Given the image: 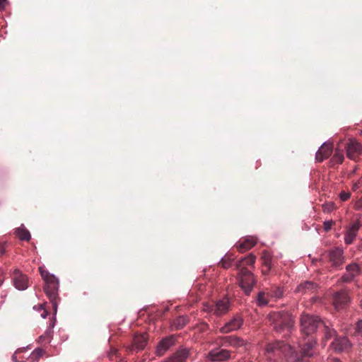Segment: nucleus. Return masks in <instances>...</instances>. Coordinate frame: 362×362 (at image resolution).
<instances>
[{
  "label": "nucleus",
  "mask_w": 362,
  "mask_h": 362,
  "mask_svg": "<svg viewBox=\"0 0 362 362\" xmlns=\"http://www.w3.org/2000/svg\"><path fill=\"white\" fill-rule=\"evenodd\" d=\"M323 321L317 315L303 314L300 318V332L308 337L299 344V351H293L292 347L284 341H276L268 344L265 348L264 356L268 362H277L284 357L286 360L292 359L294 362H309L314 355L316 341L312 336L323 326Z\"/></svg>",
  "instance_id": "f257e3e1"
},
{
  "label": "nucleus",
  "mask_w": 362,
  "mask_h": 362,
  "mask_svg": "<svg viewBox=\"0 0 362 362\" xmlns=\"http://www.w3.org/2000/svg\"><path fill=\"white\" fill-rule=\"evenodd\" d=\"M267 319L273 329L279 333L290 332L295 324L294 317L288 311L279 310L269 313Z\"/></svg>",
  "instance_id": "f03ea898"
},
{
  "label": "nucleus",
  "mask_w": 362,
  "mask_h": 362,
  "mask_svg": "<svg viewBox=\"0 0 362 362\" xmlns=\"http://www.w3.org/2000/svg\"><path fill=\"white\" fill-rule=\"evenodd\" d=\"M40 275L45 281L44 291L48 297L54 311L57 308L58 287L57 279L42 267L39 268Z\"/></svg>",
  "instance_id": "7ed1b4c3"
},
{
  "label": "nucleus",
  "mask_w": 362,
  "mask_h": 362,
  "mask_svg": "<svg viewBox=\"0 0 362 362\" xmlns=\"http://www.w3.org/2000/svg\"><path fill=\"white\" fill-rule=\"evenodd\" d=\"M231 308V303L228 298H223L212 305H205L204 310L212 313L216 317H221L226 315Z\"/></svg>",
  "instance_id": "20e7f679"
},
{
  "label": "nucleus",
  "mask_w": 362,
  "mask_h": 362,
  "mask_svg": "<svg viewBox=\"0 0 362 362\" xmlns=\"http://www.w3.org/2000/svg\"><path fill=\"white\" fill-rule=\"evenodd\" d=\"M239 284L246 295H249L256 284L253 274L247 268L239 270Z\"/></svg>",
  "instance_id": "39448f33"
},
{
  "label": "nucleus",
  "mask_w": 362,
  "mask_h": 362,
  "mask_svg": "<svg viewBox=\"0 0 362 362\" xmlns=\"http://www.w3.org/2000/svg\"><path fill=\"white\" fill-rule=\"evenodd\" d=\"M243 317L240 314L235 315L228 322L219 329L221 334H228L239 329L243 325Z\"/></svg>",
  "instance_id": "423d86ee"
},
{
  "label": "nucleus",
  "mask_w": 362,
  "mask_h": 362,
  "mask_svg": "<svg viewBox=\"0 0 362 362\" xmlns=\"http://www.w3.org/2000/svg\"><path fill=\"white\" fill-rule=\"evenodd\" d=\"M231 353L225 349H214L208 353L206 358L211 362H223L231 358Z\"/></svg>",
  "instance_id": "0eeeda50"
},
{
  "label": "nucleus",
  "mask_w": 362,
  "mask_h": 362,
  "mask_svg": "<svg viewBox=\"0 0 362 362\" xmlns=\"http://www.w3.org/2000/svg\"><path fill=\"white\" fill-rule=\"evenodd\" d=\"M350 301V297L346 289H341L333 294V305L337 310L346 308Z\"/></svg>",
  "instance_id": "6e6552de"
},
{
  "label": "nucleus",
  "mask_w": 362,
  "mask_h": 362,
  "mask_svg": "<svg viewBox=\"0 0 362 362\" xmlns=\"http://www.w3.org/2000/svg\"><path fill=\"white\" fill-rule=\"evenodd\" d=\"M220 345L223 346H232L234 348H238L245 344V341L235 335L230 336H221L218 338Z\"/></svg>",
  "instance_id": "1a4fd4ad"
},
{
  "label": "nucleus",
  "mask_w": 362,
  "mask_h": 362,
  "mask_svg": "<svg viewBox=\"0 0 362 362\" xmlns=\"http://www.w3.org/2000/svg\"><path fill=\"white\" fill-rule=\"evenodd\" d=\"M346 148L347 157L351 160H356L362 154V146L356 140H350Z\"/></svg>",
  "instance_id": "9d476101"
},
{
  "label": "nucleus",
  "mask_w": 362,
  "mask_h": 362,
  "mask_svg": "<svg viewBox=\"0 0 362 362\" xmlns=\"http://www.w3.org/2000/svg\"><path fill=\"white\" fill-rule=\"evenodd\" d=\"M148 336L146 333L136 334L133 339V343L127 347L129 352L139 351L143 350L147 344Z\"/></svg>",
  "instance_id": "9b49d317"
},
{
  "label": "nucleus",
  "mask_w": 362,
  "mask_h": 362,
  "mask_svg": "<svg viewBox=\"0 0 362 362\" xmlns=\"http://www.w3.org/2000/svg\"><path fill=\"white\" fill-rule=\"evenodd\" d=\"M329 261L332 266L339 268L344 263L343 250L340 248H334L328 251Z\"/></svg>",
  "instance_id": "f8f14e48"
},
{
  "label": "nucleus",
  "mask_w": 362,
  "mask_h": 362,
  "mask_svg": "<svg viewBox=\"0 0 362 362\" xmlns=\"http://www.w3.org/2000/svg\"><path fill=\"white\" fill-rule=\"evenodd\" d=\"M360 273L359 265L356 263H351L346 266V273L341 276V279L344 283H349L353 281Z\"/></svg>",
  "instance_id": "ddd939ff"
},
{
  "label": "nucleus",
  "mask_w": 362,
  "mask_h": 362,
  "mask_svg": "<svg viewBox=\"0 0 362 362\" xmlns=\"http://www.w3.org/2000/svg\"><path fill=\"white\" fill-rule=\"evenodd\" d=\"M13 281L14 286L18 290H25L28 287V279L26 275L23 274L18 269H15L13 274Z\"/></svg>",
  "instance_id": "4468645a"
},
{
  "label": "nucleus",
  "mask_w": 362,
  "mask_h": 362,
  "mask_svg": "<svg viewBox=\"0 0 362 362\" xmlns=\"http://www.w3.org/2000/svg\"><path fill=\"white\" fill-rule=\"evenodd\" d=\"M175 341L176 337L174 335L162 339L156 347V355L158 356H163L167 350L175 344Z\"/></svg>",
  "instance_id": "2eb2a0df"
},
{
  "label": "nucleus",
  "mask_w": 362,
  "mask_h": 362,
  "mask_svg": "<svg viewBox=\"0 0 362 362\" xmlns=\"http://www.w3.org/2000/svg\"><path fill=\"white\" fill-rule=\"evenodd\" d=\"M361 224L359 221L351 223L344 236V241L346 245H350L355 239Z\"/></svg>",
  "instance_id": "dca6fc26"
},
{
  "label": "nucleus",
  "mask_w": 362,
  "mask_h": 362,
  "mask_svg": "<svg viewBox=\"0 0 362 362\" xmlns=\"http://www.w3.org/2000/svg\"><path fill=\"white\" fill-rule=\"evenodd\" d=\"M333 151L332 144L325 143L319 148L315 155V159L318 162H322L326 158H329Z\"/></svg>",
  "instance_id": "f3484780"
},
{
  "label": "nucleus",
  "mask_w": 362,
  "mask_h": 362,
  "mask_svg": "<svg viewBox=\"0 0 362 362\" xmlns=\"http://www.w3.org/2000/svg\"><path fill=\"white\" fill-rule=\"evenodd\" d=\"M332 348L336 351H346L351 347V343L346 337H336L331 344Z\"/></svg>",
  "instance_id": "a211bd4d"
},
{
  "label": "nucleus",
  "mask_w": 362,
  "mask_h": 362,
  "mask_svg": "<svg viewBox=\"0 0 362 362\" xmlns=\"http://www.w3.org/2000/svg\"><path fill=\"white\" fill-rule=\"evenodd\" d=\"M189 349L182 348L175 352L170 357L163 362H185L189 357Z\"/></svg>",
  "instance_id": "6ab92c4d"
},
{
  "label": "nucleus",
  "mask_w": 362,
  "mask_h": 362,
  "mask_svg": "<svg viewBox=\"0 0 362 362\" xmlns=\"http://www.w3.org/2000/svg\"><path fill=\"white\" fill-rule=\"evenodd\" d=\"M317 284L312 281H305L302 284H300L296 288V292L300 293L302 294L305 293H311L316 291L317 289Z\"/></svg>",
  "instance_id": "aec40b11"
},
{
  "label": "nucleus",
  "mask_w": 362,
  "mask_h": 362,
  "mask_svg": "<svg viewBox=\"0 0 362 362\" xmlns=\"http://www.w3.org/2000/svg\"><path fill=\"white\" fill-rule=\"evenodd\" d=\"M256 257L254 255L250 254L247 257L241 258L239 261L235 263V267L238 270L246 268V266L253 265L255 262Z\"/></svg>",
  "instance_id": "412c9836"
},
{
  "label": "nucleus",
  "mask_w": 362,
  "mask_h": 362,
  "mask_svg": "<svg viewBox=\"0 0 362 362\" xmlns=\"http://www.w3.org/2000/svg\"><path fill=\"white\" fill-rule=\"evenodd\" d=\"M256 244V241L252 238H247L243 241H239L236 245L237 249L240 252H244L250 250Z\"/></svg>",
  "instance_id": "4be33fe9"
},
{
  "label": "nucleus",
  "mask_w": 362,
  "mask_h": 362,
  "mask_svg": "<svg viewBox=\"0 0 362 362\" xmlns=\"http://www.w3.org/2000/svg\"><path fill=\"white\" fill-rule=\"evenodd\" d=\"M16 235L23 241H29L31 238V235L29 230L24 226L23 224L15 229Z\"/></svg>",
  "instance_id": "5701e85b"
},
{
  "label": "nucleus",
  "mask_w": 362,
  "mask_h": 362,
  "mask_svg": "<svg viewBox=\"0 0 362 362\" xmlns=\"http://www.w3.org/2000/svg\"><path fill=\"white\" fill-rule=\"evenodd\" d=\"M235 257L232 254H226L218 263L224 269L231 267L232 262L234 261Z\"/></svg>",
  "instance_id": "b1692460"
},
{
  "label": "nucleus",
  "mask_w": 362,
  "mask_h": 362,
  "mask_svg": "<svg viewBox=\"0 0 362 362\" xmlns=\"http://www.w3.org/2000/svg\"><path fill=\"white\" fill-rule=\"evenodd\" d=\"M45 351L41 349H36L30 356L28 360L30 362H37L40 357L43 356Z\"/></svg>",
  "instance_id": "393cba45"
},
{
  "label": "nucleus",
  "mask_w": 362,
  "mask_h": 362,
  "mask_svg": "<svg viewBox=\"0 0 362 362\" xmlns=\"http://www.w3.org/2000/svg\"><path fill=\"white\" fill-rule=\"evenodd\" d=\"M268 296L270 293L266 294L264 292H259L257 297V303L259 306H264L268 303Z\"/></svg>",
  "instance_id": "a878e982"
},
{
  "label": "nucleus",
  "mask_w": 362,
  "mask_h": 362,
  "mask_svg": "<svg viewBox=\"0 0 362 362\" xmlns=\"http://www.w3.org/2000/svg\"><path fill=\"white\" fill-rule=\"evenodd\" d=\"M188 322V317L186 316H180L177 317L175 322L174 326L175 327L176 329H180L182 327H184Z\"/></svg>",
  "instance_id": "bb28decb"
},
{
  "label": "nucleus",
  "mask_w": 362,
  "mask_h": 362,
  "mask_svg": "<svg viewBox=\"0 0 362 362\" xmlns=\"http://www.w3.org/2000/svg\"><path fill=\"white\" fill-rule=\"evenodd\" d=\"M320 329L324 332L326 339H329L335 335V330L334 329H331L325 322H323V326H322Z\"/></svg>",
  "instance_id": "cd10ccee"
},
{
  "label": "nucleus",
  "mask_w": 362,
  "mask_h": 362,
  "mask_svg": "<svg viewBox=\"0 0 362 362\" xmlns=\"http://www.w3.org/2000/svg\"><path fill=\"white\" fill-rule=\"evenodd\" d=\"M262 265L263 267H272V256L267 252H264L262 254Z\"/></svg>",
  "instance_id": "c85d7f7f"
},
{
  "label": "nucleus",
  "mask_w": 362,
  "mask_h": 362,
  "mask_svg": "<svg viewBox=\"0 0 362 362\" xmlns=\"http://www.w3.org/2000/svg\"><path fill=\"white\" fill-rule=\"evenodd\" d=\"M343 160H344L343 153L341 151L336 150V151L332 158V162L334 163L340 164L343 162Z\"/></svg>",
  "instance_id": "c756f323"
},
{
  "label": "nucleus",
  "mask_w": 362,
  "mask_h": 362,
  "mask_svg": "<svg viewBox=\"0 0 362 362\" xmlns=\"http://www.w3.org/2000/svg\"><path fill=\"white\" fill-rule=\"evenodd\" d=\"M270 296L272 298H280L282 297L284 291L281 288L276 287L271 291Z\"/></svg>",
  "instance_id": "7c9ffc66"
},
{
  "label": "nucleus",
  "mask_w": 362,
  "mask_h": 362,
  "mask_svg": "<svg viewBox=\"0 0 362 362\" xmlns=\"http://www.w3.org/2000/svg\"><path fill=\"white\" fill-rule=\"evenodd\" d=\"M24 351V349H18L15 353L12 356V360L13 362H23V361H20V359H23L24 358V357H21V354L23 353Z\"/></svg>",
  "instance_id": "2f4dec72"
},
{
  "label": "nucleus",
  "mask_w": 362,
  "mask_h": 362,
  "mask_svg": "<svg viewBox=\"0 0 362 362\" xmlns=\"http://www.w3.org/2000/svg\"><path fill=\"white\" fill-rule=\"evenodd\" d=\"M339 197L342 202L347 201L351 197V192L342 191L339 193Z\"/></svg>",
  "instance_id": "473e14b6"
},
{
  "label": "nucleus",
  "mask_w": 362,
  "mask_h": 362,
  "mask_svg": "<svg viewBox=\"0 0 362 362\" xmlns=\"http://www.w3.org/2000/svg\"><path fill=\"white\" fill-rule=\"evenodd\" d=\"M324 212L330 213L334 209V204L333 203L325 204L322 205Z\"/></svg>",
  "instance_id": "72a5a7b5"
},
{
  "label": "nucleus",
  "mask_w": 362,
  "mask_h": 362,
  "mask_svg": "<svg viewBox=\"0 0 362 362\" xmlns=\"http://www.w3.org/2000/svg\"><path fill=\"white\" fill-rule=\"evenodd\" d=\"M362 187V177L357 181L354 182L352 185V190L356 191Z\"/></svg>",
  "instance_id": "f704fd0d"
},
{
  "label": "nucleus",
  "mask_w": 362,
  "mask_h": 362,
  "mask_svg": "<svg viewBox=\"0 0 362 362\" xmlns=\"http://www.w3.org/2000/svg\"><path fill=\"white\" fill-rule=\"evenodd\" d=\"M45 305V303L40 304V305H38V310H42V313H41V316L43 318H45L47 316V315H48L47 310L44 307Z\"/></svg>",
  "instance_id": "c9c22d12"
},
{
  "label": "nucleus",
  "mask_w": 362,
  "mask_h": 362,
  "mask_svg": "<svg viewBox=\"0 0 362 362\" xmlns=\"http://www.w3.org/2000/svg\"><path fill=\"white\" fill-rule=\"evenodd\" d=\"M334 224V222L332 220L326 221L324 222V229L326 231H328L331 229L332 226Z\"/></svg>",
  "instance_id": "e433bc0d"
},
{
  "label": "nucleus",
  "mask_w": 362,
  "mask_h": 362,
  "mask_svg": "<svg viewBox=\"0 0 362 362\" xmlns=\"http://www.w3.org/2000/svg\"><path fill=\"white\" fill-rule=\"evenodd\" d=\"M51 333H52V331L50 329L47 330L44 335H42L40 337V338H39L40 341H42L45 339H47L49 341L50 339V337H51Z\"/></svg>",
  "instance_id": "4c0bfd02"
},
{
  "label": "nucleus",
  "mask_w": 362,
  "mask_h": 362,
  "mask_svg": "<svg viewBox=\"0 0 362 362\" xmlns=\"http://www.w3.org/2000/svg\"><path fill=\"white\" fill-rule=\"evenodd\" d=\"M354 209L362 211V197L355 202Z\"/></svg>",
  "instance_id": "58836bf2"
},
{
  "label": "nucleus",
  "mask_w": 362,
  "mask_h": 362,
  "mask_svg": "<svg viewBox=\"0 0 362 362\" xmlns=\"http://www.w3.org/2000/svg\"><path fill=\"white\" fill-rule=\"evenodd\" d=\"M7 4L8 0H0V11L4 10Z\"/></svg>",
  "instance_id": "ea45409f"
},
{
  "label": "nucleus",
  "mask_w": 362,
  "mask_h": 362,
  "mask_svg": "<svg viewBox=\"0 0 362 362\" xmlns=\"http://www.w3.org/2000/svg\"><path fill=\"white\" fill-rule=\"evenodd\" d=\"M356 331L362 334V320L359 321L356 325Z\"/></svg>",
  "instance_id": "a19ab883"
},
{
  "label": "nucleus",
  "mask_w": 362,
  "mask_h": 362,
  "mask_svg": "<svg viewBox=\"0 0 362 362\" xmlns=\"http://www.w3.org/2000/svg\"><path fill=\"white\" fill-rule=\"evenodd\" d=\"M272 267H263L262 268V274L264 275H267L269 274V271L271 270Z\"/></svg>",
  "instance_id": "79ce46f5"
},
{
  "label": "nucleus",
  "mask_w": 362,
  "mask_h": 362,
  "mask_svg": "<svg viewBox=\"0 0 362 362\" xmlns=\"http://www.w3.org/2000/svg\"><path fill=\"white\" fill-rule=\"evenodd\" d=\"M5 253V247L4 243H0V257Z\"/></svg>",
  "instance_id": "37998d69"
},
{
  "label": "nucleus",
  "mask_w": 362,
  "mask_h": 362,
  "mask_svg": "<svg viewBox=\"0 0 362 362\" xmlns=\"http://www.w3.org/2000/svg\"><path fill=\"white\" fill-rule=\"evenodd\" d=\"M327 362H341L339 359L336 358H328Z\"/></svg>",
  "instance_id": "c03bdc74"
},
{
  "label": "nucleus",
  "mask_w": 362,
  "mask_h": 362,
  "mask_svg": "<svg viewBox=\"0 0 362 362\" xmlns=\"http://www.w3.org/2000/svg\"><path fill=\"white\" fill-rule=\"evenodd\" d=\"M204 327H208V325H207V324H204Z\"/></svg>",
  "instance_id": "a18cd8bd"
}]
</instances>
